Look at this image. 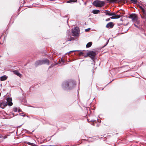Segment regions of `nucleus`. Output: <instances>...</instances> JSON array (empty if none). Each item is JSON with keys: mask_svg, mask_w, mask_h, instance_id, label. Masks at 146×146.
Listing matches in <instances>:
<instances>
[{"mask_svg": "<svg viewBox=\"0 0 146 146\" xmlns=\"http://www.w3.org/2000/svg\"><path fill=\"white\" fill-rule=\"evenodd\" d=\"M139 7L142 11L143 13V14L144 15H146V11L145 9H144L141 6H139Z\"/></svg>", "mask_w": 146, "mask_h": 146, "instance_id": "nucleus-13", "label": "nucleus"}, {"mask_svg": "<svg viewBox=\"0 0 146 146\" xmlns=\"http://www.w3.org/2000/svg\"><path fill=\"white\" fill-rule=\"evenodd\" d=\"M61 61L62 62H64V60H63L62 59H61Z\"/></svg>", "mask_w": 146, "mask_h": 146, "instance_id": "nucleus-28", "label": "nucleus"}, {"mask_svg": "<svg viewBox=\"0 0 146 146\" xmlns=\"http://www.w3.org/2000/svg\"><path fill=\"white\" fill-rule=\"evenodd\" d=\"M104 1L96 0L93 2V4L96 7H101L104 5Z\"/></svg>", "mask_w": 146, "mask_h": 146, "instance_id": "nucleus-1", "label": "nucleus"}, {"mask_svg": "<svg viewBox=\"0 0 146 146\" xmlns=\"http://www.w3.org/2000/svg\"><path fill=\"white\" fill-rule=\"evenodd\" d=\"M100 11L98 10H94L92 11V13L94 14H97L99 13L100 12Z\"/></svg>", "mask_w": 146, "mask_h": 146, "instance_id": "nucleus-15", "label": "nucleus"}, {"mask_svg": "<svg viewBox=\"0 0 146 146\" xmlns=\"http://www.w3.org/2000/svg\"><path fill=\"white\" fill-rule=\"evenodd\" d=\"M82 54H83V53L82 52H80L79 53V55L80 56V55H82Z\"/></svg>", "mask_w": 146, "mask_h": 146, "instance_id": "nucleus-26", "label": "nucleus"}, {"mask_svg": "<svg viewBox=\"0 0 146 146\" xmlns=\"http://www.w3.org/2000/svg\"><path fill=\"white\" fill-rule=\"evenodd\" d=\"M113 15H112V17H110L111 19H117L119 18L120 16V15H117L116 14L114 13H111Z\"/></svg>", "mask_w": 146, "mask_h": 146, "instance_id": "nucleus-7", "label": "nucleus"}, {"mask_svg": "<svg viewBox=\"0 0 146 146\" xmlns=\"http://www.w3.org/2000/svg\"><path fill=\"white\" fill-rule=\"evenodd\" d=\"M53 66L51 65V66H50L49 67V68H50L51 67H52Z\"/></svg>", "mask_w": 146, "mask_h": 146, "instance_id": "nucleus-30", "label": "nucleus"}, {"mask_svg": "<svg viewBox=\"0 0 146 146\" xmlns=\"http://www.w3.org/2000/svg\"><path fill=\"white\" fill-rule=\"evenodd\" d=\"M7 136H4L3 137V139H5L6 138H7Z\"/></svg>", "mask_w": 146, "mask_h": 146, "instance_id": "nucleus-25", "label": "nucleus"}, {"mask_svg": "<svg viewBox=\"0 0 146 146\" xmlns=\"http://www.w3.org/2000/svg\"><path fill=\"white\" fill-rule=\"evenodd\" d=\"M110 3H115L117 1V0H106Z\"/></svg>", "mask_w": 146, "mask_h": 146, "instance_id": "nucleus-18", "label": "nucleus"}, {"mask_svg": "<svg viewBox=\"0 0 146 146\" xmlns=\"http://www.w3.org/2000/svg\"><path fill=\"white\" fill-rule=\"evenodd\" d=\"M20 110H18V112H20Z\"/></svg>", "mask_w": 146, "mask_h": 146, "instance_id": "nucleus-31", "label": "nucleus"}, {"mask_svg": "<svg viewBox=\"0 0 146 146\" xmlns=\"http://www.w3.org/2000/svg\"><path fill=\"white\" fill-rule=\"evenodd\" d=\"M87 55L92 59L96 55L95 52L93 51H90L87 53Z\"/></svg>", "mask_w": 146, "mask_h": 146, "instance_id": "nucleus-6", "label": "nucleus"}, {"mask_svg": "<svg viewBox=\"0 0 146 146\" xmlns=\"http://www.w3.org/2000/svg\"><path fill=\"white\" fill-rule=\"evenodd\" d=\"M79 33V28L76 27L73 29L72 31V34L73 36H78Z\"/></svg>", "mask_w": 146, "mask_h": 146, "instance_id": "nucleus-5", "label": "nucleus"}, {"mask_svg": "<svg viewBox=\"0 0 146 146\" xmlns=\"http://www.w3.org/2000/svg\"><path fill=\"white\" fill-rule=\"evenodd\" d=\"M42 64V63L41 60H38L35 63V65L36 66Z\"/></svg>", "mask_w": 146, "mask_h": 146, "instance_id": "nucleus-11", "label": "nucleus"}, {"mask_svg": "<svg viewBox=\"0 0 146 146\" xmlns=\"http://www.w3.org/2000/svg\"><path fill=\"white\" fill-rule=\"evenodd\" d=\"M71 82H68V81L64 82L62 84V87L65 90H70L72 88L69 87V86L71 85Z\"/></svg>", "mask_w": 146, "mask_h": 146, "instance_id": "nucleus-3", "label": "nucleus"}, {"mask_svg": "<svg viewBox=\"0 0 146 146\" xmlns=\"http://www.w3.org/2000/svg\"><path fill=\"white\" fill-rule=\"evenodd\" d=\"M92 44V42H88L86 45V47L87 48H89L90 47Z\"/></svg>", "mask_w": 146, "mask_h": 146, "instance_id": "nucleus-16", "label": "nucleus"}, {"mask_svg": "<svg viewBox=\"0 0 146 146\" xmlns=\"http://www.w3.org/2000/svg\"><path fill=\"white\" fill-rule=\"evenodd\" d=\"M77 0H70L67 1L68 3H71V2H77Z\"/></svg>", "mask_w": 146, "mask_h": 146, "instance_id": "nucleus-19", "label": "nucleus"}, {"mask_svg": "<svg viewBox=\"0 0 146 146\" xmlns=\"http://www.w3.org/2000/svg\"><path fill=\"white\" fill-rule=\"evenodd\" d=\"M113 23L112 22H110L108 23L106 25V27L108 28H112L113 27Z\"/></svg>", "mask_w": 146, "mask_h": 146, "instance_id": "nucleus-9", "label": "nucleus"}, {"mask_svg": "<svg viewBox=\"0 0 146 146\" xmlns=\"http://www.w3.org/2000/svg\"><path fill=\"white\" fill-rule=\"evenodd\" d=\"M134 25L135 26V27H137L138 28H139V27L137 25H136V24H134Z\"/></svg>", "mask_w": 146, "mask_h": 146, "instance_id": "nucleus-23", "label": "nucleus"}, {"mask_svg": "<svg viewBox=\"0 0 146 146\" xmlns=\"http://www.w3.org/2000/svg\"><path fill=\"white\" fill-rule=\"evenodd\" d=\"M12 99L10 98H7V102L6 103H3L1 104V105H3L4 107H5L8 105L9 106H11L12 105L13 103L12 102Z\"/></svg>", "mask_w": 146, "mask_h": 146, "instance_id": "nucleus-4", "label": "nucleus"}, {"mask_svg": "<svg viewBox=\"0 0 146 146\" xmlns=\"http://www.w3.org/2000/svg\"><path fill=\"white\" fill-rule=\"evenodd\" d=\"M110 18H108V19H106V21H110Z\"/></svg>", "mask_w": 146, "mask_h": 146, "instance_id": "nucleus-24", "label": "nucleus"}, {"mask_svg": "<svg viewBox=\"0 0 146 146\" xmlns=\"http://www.w3.org/2000/svg\"><path fill=\"white\" fill-rule=\"evenodd\" d=\"M79 51V50H78L71 51H70L69 52V53H70L71 52H75V51Z\"/></svg>", "mask_w": 146, "mask_h": 146, "instance_id": "nucleus-21", "label": "nucleus"}, {"mask_svg": "<svg viewBox=\"0 0 146 146\" xmlns=\"http://www.w3.org/2000/svg\"><path fill=\"white\" fill-rule=\"evenodd\" d=\"M90 30V28H88L87 29H85V31L86 32H88V31H89Z\"/></svg>", "mask_w": 146, "mask_h": 146, "instance_id": "nucleus-22", "label": "nucleus"}, {"mask_svg": "<svg viewBox=\"0 0 146 146\" xmlns=\"http://www.w3.org/2000/svg\"><path fill=\"white\" fill-rule=\"evenodd\" d=\"M128 17L132 19V21L133 22H136L137 24L139 23V22L137 21L138 17L136 14H131L129 15Z\"/></svg>", "mask_w": 146, "mask_h": 146, "instance_id": "nucleus-2", "label": "nucleus"}, {"mask_svg": "<svg viewBox=\"0 0 146 146\" xmlns=\"http://www.w3.org/2000/svg\"><path fill=\"white\" fill-rule=\"evenodd\" d=\"M7 77L6 76H2L1 78V81H4L7 78Z\"/></svg>", "mask_w": 146, "mask_h": 146, "instance_id": "nucleus-14", "label": "nucleus"}, {"mask_svg": "<svg viewBox=\"0 0 146 146\" xmlns=\"http://www.w3.org/2000/svg\"><path fill=\"white\" fill-rule=\"evenodd\" d=\"M42 64H46L48 65L49 64V61L47 59L42 60Z\"/></svg>", "mask_w": 146, "mask_h": 146, "instance_id": "nucleus-10", "label": "nucleus"}, {"mask_svg": "<svg viewBox=\"0 0 146 146\" xmlns=\"http://www.w3.org/2000/svg\"><path fill=\"white\" fill-rule=\"evenodd\" d=\"M104 13H105L106 15L111 16L112 15H113V14H111V13H110V11L108 10L105 11L104 12Z\"/></svg>", "mask_w": 146, "mask_h": 146, "instance_id": "nucleus-12", "label": "nucleus"}, {"mask_svg": "<svg viewBox=\"0 0 146 146\" xmlns=\"http://www.w3.org/2000/svg\"><path fill=\"white\" fill-rule=\"evenodd\" d=\"M13 111L15 112H16L17 111V108H15L13 109Z\"/></svg>", "mask_w": 146, "mask_h": 146, "instance_id": "nucleus-20", "label": "nucleus"}, {"mask_svg": "<svg viewBox=\"0 0 146 146\" xmlns=\"http://www.w3.org/2000/svg\"><path fill=\"white\" fill-rule=\"evenodd\" d=\"M88 56L87 54L85 56H84V57H87Z\"/></svg>", "mask_w": 146, "mask_h": 146, "instance_id": "nucleus-29", "label": "nucleus"}, {"mask_svg": "<svg viewBox=\"0 0 146 146\" xmlns=\"http://www.w3.org/2000/svg\"><path fill=\"white\" fill-rule=\"evenodd\" d=\"M27 143L30 145L33 146H35V144L33 143H31L29 142H27Z\"/></svg>", "mask_w": 146, "mask_h": 146, "instance_id": "nucleus-17", "label": "nucleus"}, {"mask_svg": "<svg viewBox=\"0 0 146 146\" xmlns=\"http://www.w3.org/2000/svg\"><path fill=\"white\" fill-rule=\"evenodd\" d=\"M3 137V135H2L0 134V138H1Z\"/></svg>", "mask_w": 146, "mask_h": 146, "instance_id": "nucleus-27", "label": "nucleus"}, {"mask_svg": "<svg viewBox=\"0 0 146 146\" xmlns=\"http://www.w3.org/2000/svg\"><path fill=\"white\" fill-rule=\"evenodd\" d=\"M13 72L14 74L16 75L19 77L21 78L22 77V75L17 70H14L13 71Z\"/></svg>", "mask_w": 146, "mask_h": 146, "instance_id": "nucleus-8", "label": "nucleus"}]
</instances>
